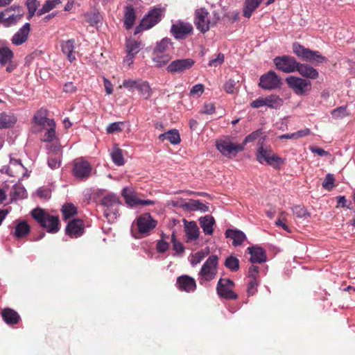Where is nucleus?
I'll list each match as a JSON object with an SVG mask.
<instances>
[{"mask_svg":"<svg viewBox=\"0 0 355 355\" xmlns=\"http://www.w3.org/2000/svg\"><path fill=\"white\" fill-rule=\"evenodd\" d=\"M32 216L49 233L56 234L59 231L60 224L58 216L51 215L44 209L37 207L32 211Z\"/></svg>","mask_w":355,"mask_h":355,"instance_id":"nucleus-1","label":"nucleus"},{"mask_svg":"<svg viewBox=\"0 0 355 355\" xmlns=\"http://www.w3.org/2000/svg\"><path fill=\"white\" fill-rule=\"evenodd\" d=\"M220 20V15L214 12L210 17L208 10L204 8H198L195 11L194 24L198 31L205 33L208 32L211 27L216 26Z\"/></svg>","mask_w":355,"mask_h":355,"instance_id":"nucleus-2","label":"nucleus"},{"mask_svg":"<svg viewBox=\"0 0 355 355\" xmlns=\"http://www.w3.org/2000/svg\"><path fill=\"white\" fill-rule=\"evenodd\" d=\"M293 53L300 58L311 64L318 65L327 62V58L319 51H311L297 42L293 43Z\"/></svg>","mask_w":355,"mask_h":355,"instance_id":"nucleus-3","label":"nucleus"},{"mask_svg":"<svg viewBox=\"0 0 355 355\" xmlns=\"http://www.w3.org/2000/svg\"><path fill=\"white\" fill-rule=\"evenodd\" d=\"M256 157L259 164H266L275 168L285 163V159L273 153L270 146L264 148L262 144L257 148Z\"/></svg>","mask_w":355,"mask_h":355,"instance_id":"nucleus-4","label":"nucleus"},{"mask_svg":"<svg viewBox=\"0 0 355 355\" xmlns=\"http://www.w3.org/2000/svg\"><path fill=\"white\" fill-rule=\"evenodd\" d=\"M218 259L217 255H210L205 261L198 272L200 284H202L215 278L217 274Z\"/></svg>","mask_w":355,"mask_h":355,"instance_id":"nucleus-5","label":"nucleus"},{"mask_svg":"<svg viewBox=\"0 0 355 355\" xmlns=\"http://www.w3.org/2000/svg\"><path fill=\"white\" fill-rule=\"evenodd\" d=\"M24 11L19 6H11L0 12V24L5 27L15 25L21 20Z\"/></svg>","mask_w":355,"mask_h":355,"instance_id":"nucleus-6","label":"nucleus"},{"mask_svg":"<svg viewBox=\"0 0 355 355\" xmlns=\"http://www.w3.org/2000/svg\"><path fill=\"white\" fill-rule=\"evenodd\" d=\"M119 204V197L113 193L107 194L102 198L101 205L104 207V216L108 220L117 217Z\"/></svg>","mask_w":355,"mask_h":355,"instance_id":"nucleus-7","label":"nucleus"},{"mask_svg":"<svg viewBox=\"0 0 355 355\" xmlns=\"http://www.w3.org/2000/svg\"><path fill=\"white\" fill-rule=\"evenodd\" d=\"M234 282L227 278H220L216 284V293L220 297L226 300H236L239 297L237 293L233 291Z\"/></svg>","mask_w":355,"mask_h":355,"instance_id":"nucleus-8","label":"nucleus"},{"mask_svg":"<svg viewBox=\"0 0 355 355\" xmlns=\"http://www.w3.org/2000/svg\"><path fill=\"white\" fill-rule=\"evenodd\" d=\"M282 85V78L274 71H269L259 78V86L264 90L280 89Z\"/></svg>","mask_w":355,"mask_h":355,"instance_id":"nucleus-9","label":"nucleus"},{"mask_svg":"<svg viewBox=\"0 0 355 355\" xmlns=\"http://www.w3.org/2000/svg\"><path fill=\"white\" fill-rule=\"evenodd\" d=\"M166 9L162 7H155L149 10L148 15L141 21L140 27L144 30H148L155 26L161 21Z\"/></svg>","mask_w":355,"mask_h":355,"instance_id":"nucleus-10","label":"nucleus"},{"mask_svg":"<svg viewBox=\"0 0 355 355\" xmlns=\"http://www.w3.org/2000/svg\"><path fill=\"white\" fill-rule=\"evenodd\" d=\"M286 83L289 88L293 90L298 96H304L306 92L311 91V83L310 80L295 76H289L286 78Z\"/></svg>","mask_w":355,"mask_h":355,"instance_id":"nucleus-11","label":"nucleus"},{"mask_svg":"<svg viewBox=\"0 0 355 355\" xmlns=\"http://www.w3.org/2000/svg\"><path fill=\"white\" fill-rule=\"evenodd\" d=\"M274 63L277 69L286 73L295 71L300 64L295 58L289 55L276 57L274 59Z\"/></svg>","mask_w":355,"mask_h":355,"instance_id":"nucleus-12","label":"nucleus"},{"mask_svg":"<svg viewBox=\"0 0 355 355\" xmlns=\"http://www.w3.org/2000/svg\"><path fill=\"white\" fill-rule=\"evenodd\" d=\"M156 225L157 221L152 218L149 213H144L137 218V230L142 235H148Z\"/></svg>","mask_w":355,"mask_h":355,"instance_id":"nucleus-13","label":"nucleus"},{"mask_svg":"<svg viewBox=\"0 0 355 355\" xmlns=\"http://www.w3.org/2000/svg\"><path fill=\"white\" fill-rule=\"evenodd\" d=\"M216 146L218 150L220 152L222 155L227 157L235 156L244 149V144H235L232 142L223 140L217 141Z\"/></svg>","mask_w":355,"mask_h":355,"instance_id":"nucleus-14","label":"nucleus"},{"mask_svg":"<svg viewBox=\"0 0 355 355\" xmlns=\"http://www.w3.org/2000/svg\"><path fill=\"white\" fill-rule=\"evenodd\" d=\"M194 64L195 60L191 58L177 59L168 64L166 71L171 74L181 73L191 68Z\"/></svg>","mask_w":355,"mask_h":355,"instance_id":"nucleus-15","label":"nucleus"},{"mask_svg":"<svg viewBox=\"0 0 355 355\" xmlns=\"http://www.w3.org/2000/svg\"><path fill=\"white\" fill-rule=\"evenodd\" d=\"M92 171V166L87 160L76 159L74 161L72 173L79 180H87Z\"/></svg>","mask_w":355,"mask_h":355,"instance_id":"nucleus-16","label":"nucleus"},{"mask_svg":"<svg viewBox=\"0 0 355 355\" xmlns=\"http://www.w3.org/2000/svg\"><path fill=\"white\" fill-rule=\"evenodd\" d=\"M193 32V26L189 22L178 21L173 24L171 28L172 35L178 40L185 39Z\"/></svg>","mask_w":355,"mask_h":355,"instance_id":"nucleus-17","label":"nucleus"},{"mask_svg":"<svg viewBox=\"0 0 355 355\" xmlns=\"http://www.w3.org/2000/svg\"><path fill=\"white\" fill-rule=\"evenodd\" d=\"M84 230L83 220L79 218H74L67 224L65 234L71 238H78L83 234Z\"/></svg>","mask_w":355,"mask_h":355,"instance_id":"nucleus-18","label":"nucleus"},{"mask_svg":"<svg viewBox=\"0 0 355 355\" xmlns=\"http://www.w3.org/2000/svg\"><path fill=\"white\" fill-rule=\"evenodd\" d=\"M141 48V42H137L131 38L125 41L126 56L124 58V62L130 65L132 63L133 58L139 53Z\"/></svg>","mask_w":355,"mask_h":355,"instance_id":"nucleus-19","label":"nucleus"},{"mask_svg":"<svg viewBox=\"0 0 355 355\" xmlns=\"http://www.w3.org/2000/svg\"><path fill=\"white\" fill-rule=\"evenodd\" d=\"M177 287L180 291L191 293L196 289L195 279L189 275H181L177 278Z\"/></svg>","mask_w":355,"mask_h":355,"instance_id":"nucleus-20","label":"nucleus"},{"mask_svg":"<svg viewBox=\"0 0 355 355\" xmlns=\"http://www.w3.org/2000/svg\"><path fill=\"white\" fill-rule=\"evenodd\" d=\"M61 51L65 55L70 62L76 60V41L74 39L62 40L60 42Z\"/></svg>","mask_w":355,"mask_h":355,"instance_id":"nucleus-21","label":"nucleus"},{"mask_svg":"<svg viewBox=\"0 0 355 355\" xmlns=\"http://www.w3.org/2000/svg\"><path fill=\"white\" fill-rule=\"evenodd\" d=\"M31 26L29 23H26L18 30L17 32L12 36L11 42L16 46H20L26 42L29 35Z\"/></svg>","mask_w":355,"mask_h":355,"instance_id":"nucleus-22","label":"nucleus"},{"mask_svg":"<svg viewBox=\"0 0 355 355\" xmlns=\"http://www.w3.org/2000/svg\"><path fill=\"white\" fill-rule=\"evenodd\" d=\"M33 120L40 128H46V126H52L55 124L53 119L47 117V111L44 109H40L37 111L34 115Z\"/></svg>","mask_w":355,"mask_h":355,"instance_id":"nucleus-23","label":"nucleus"},{"mask_svg":"<svg viewBox=\"0 0 355 355\" xmlns=\"http://www.w3.org/2000/svg\"><path fill=\"white\" fill-rule=\"evenodd\" d=\"M295 71L306 79L316 80L319 76L318 70L306 63H299Z\"/></svg>","mask_w":355,"mask_h":355,"instance_id":"nucleus-24","label":"nucleus"},{"mask_svg":"<svg viewBox=\"0 0 355 355\" xmlns=\"http://www.w3.org/2000/svg\"><path fill=\"white\" fill-rule=\"evenodd\" d=\"M248 250L251 255L250 261L252 263H262L267 261V255L262 248L252 246L248 248Z\"/></svg>","mask_w":355,"mask_h":355,"instance_id":"nucleus-25","label":"nucleus"},{"mask_svg":"<svg viewBox=\"0 0 355 355\" xmlns=\"http://www.w3.org/2000/svg\"><path fill=\"white\" fill-rule=\"evenodd\" d=\"M199 224L205 235L213 234V226L215 224V219L213 216L207 215L204 217L200 218Z\"/></svg>","mask_w":355,"mask_h":355,"instance_id":"nucleus-26","label":"nucleus"},{"mask_svg":"<svg viewBox=\"0 0 355 355\" xmlns=\"http://www.w3.org/2000/svg\"><path fill=\"white\" fill-rule=\"evenodd\" d=\"M136 13L135 10L132 5H128L125 7L124 12V27L126 30H130L135 23Z\"/></svg>","mask_w":355,"mask_h":355,"instance_id":"nucleus-27","label":"nucleus"},{"mask_svg":"<svg viewBox=\"0 0 355 355\" xmlns=\"http://www.w3.org/2000/svg\"><path fill=\"white\" fill-rule=\"evenodd\" d=\"M225 235L227 238L233 240L232 245L234 246L241 245L245 240V234L238 230L227 229Z\"/></svg>","mask_w":355,"mask_h":355,"instance_id":"nucleus-28","label":"nucleus"},{"mask_svg":"<svg viewBox=\"0 0 355 355\" xmlns=\"http://www.w3.org/2000/svg\"><path fill=\"white\" fill-rule=\"evenodd\" d=\"M3 320L8 325H15L20 320V315L12 309H3L2 311Z\"/></svg>","mask_w":355,"mask_h":355,"instance_id":"nucleus-29","label":"nucleus"},{"mask_svg":"<svg viewBox=\"0 0 355 355\" xmlns=\"http://www.w3.org/2000/svg\"><path fill=\"white\" fill-rule=\"evenodd\" d=\"M24 167L20 160L12 159L10 161L8 173L10 176L17 177L24 174Z\"/></svg>","mask_w":355,"mask_h":355,"instance_id":"nucleus-30","label":"nucleus"},{"mask_svg":"<svg viewBox=\"0 0 355 355\" xmlns=\"http://www.w3.org/2000/svg\"><path fill=\"white\" fill-rule=\"evenodd\" d=\"M263 0H245L243 8V16L250 18L254 10H257Z\"/></svg>","mask_w":355,"mask_h":355,"instance_id":"nucleus-31","label":"nucleus"},{"mask_svg":"<svg viewBox=\"0 0 355 355\" xmlns=\"http://www.w3.org/2000/svg\"><path fill=\"white\" fill-rule=\"evenodd\" d=\"M17 122L14 114L5 112H0V128H9Z\"/></svg>","mask_w":355,"mask_h":355,"instance_id":"nucleus-32","label":"nucleus"},{"mask_svg":"<svg viewBox=\"0 0 355 355\" xmlns=\"http://www.w3.org/2000/svg\"><path fill=\"white\" fill-rule=\"evenodd\" d=\"M182 207L189 211L199 210L203 212L209 211V207L198 200H191L188 202H185Z\"/></svg>","mask_w":355,"mask_h":355,"instance_id":"nucleus-33","label":"nucleus"},{"mask_svg":"<svg viewBox=\"0 0 355 355\" xmlns=\"http://www.w3.org/2000/svg\"><path fill=\"white\" fill-rule=\"evenodd\" d=\"M185 232L187 239L196 240L199 236V229L197 223L194 221L187 223L185 221Z\"/></svg>","mask_w":355,"mask_h":355,"instance_id":"nucleus-34","label":"nucleus"},{"mask_svg":"<svg viewBox=\"0 0 355 355\" xmlns=\"http://www.w3.org/2000/svg\"><path fill=\"white\" fill-rule=\"evenodd\" d=\"M122 196L125 199V203L130 207H136L138 205L139 199L130 189L125 187L122 191Z\"/></svg>","mask_w":355,"mask_h":355,"instance_id":"nucleus-35","label":"nucleus"},{"mask_svg":"<svg viewBox=\"0 0 355 355\" xmlns=\"http://www.w3.org/2000/svg\"><path fill=\"white\" fill-rule=\"evenodd\" d=\"M159 139L161 141H164L167 139L173 144H178L180 142V137L178 130L176 129H173L171 130L168 131L166 133H162L159 137Z\"/></svg>","mask_w":355,"mask_h":355,"instance_id":"nucleus-36","label":"nucleus"},{"mask_svg":"<svg viewBox=\"0 0 355 355\" xmlns=\"http://www.w3.org/2000/svg\"><path fill=\"white\" fill-rule=\"evenodd\" d=\"M11 200L23 199L26 198L27 193L24 186L21 184H16L12 186L10 193Z\"/></svg>","mask_w":355,"mask_h":355,"instance_id":"nucleus-37","label":"nucleus"},{"mask_svg":"<svg viewBox=\"0 0 355 355\" xmlns=\"http://www.w3.org/2000/svg\"><path fill=\"white\" fill-rule=\"evenodd\" d=\"M172 46L171 40L168 37H164L159 42L157 43L154 48L153 54H162L168 50Z\"/></svg>","mask_w":355,"mask_h":355,"instance_id":"nucleus-38","label":"nucleus"},{"mask_svg":"<svg viewBox=\"0 0 355 355\" xmlns=\"http://www.w3.org/2000/svg\"><path fill=\"white\" fill-rule=\"evenodd\" d=\"M30 227L25 221H21L16 225L15 236L17 239H21L28 234Z\"/></svg>","mask_w":355,"mask_h":355,"instance_id":"nucleus-39","label":"nucleus"},{"mask_svg":"<svg viewBox=\"0 0 355 355\" xmlns=\"http://www.w3.org/2000/svg\"><path fill=\"white\" fill-rule=\"evenodd\" d=\"M265 103H266V106H268L270 108L278 109L283 105V101L280 98V96L271 94L264 98Z\"/></svg>","mask_w":355,"mask_h":355,"instance_id":"nucleus-40","label":"nucleus"},{"mask_svg":"<svg viewBox=\"0 0 355 355\" xmlns=\"http://www.w3.org/2000/svg\"><path fill=\"white\" fill-rule=\"evenodd\" d=\"M13 53L9 47L0 48V65L3 66L12 62Z\"/></svg>","mask_w":355,"mask_h":355,"instance_id":"nucleus-41","label":"nucleus"},{"mask_svg":"<svg viewBox=\"0 0 355 355\" xmlns=\"http://www.w3.org/2000/svg\"><path fill=\"white\" fill-rule=\"evenodd\" d=\"M112 159L116 166H123L125 164L123 150L117 146H114L111 153Z\"/></svg>","mask_w":355,"mask_h":355,"instance_id":"nucleus-42","label":"nucleus"},{"mask_svg":"<svg viewBox=\"0 0 355 355\" xmlns=\"http://www.w3.org/2000/svg\"><path fill=\"white\" fill-rule=\"evenodd\" d=\"M153 62L157 68H161L168 63L171 57L168 54H153Z\"/></svg>","mask_w":355,"mask_h":355,"instance_id":"nucleus-43","label":"nucleus"},{"mask_svg":"<svg viewBox=\"0 0 355 355\" xmlns=\"http://www.w3.org/2000/svg\"><path fill=\"white\" fill-rule=\"evenodd\" d=\"M61 212H62L63 218L66 220L77 214V208L71 203H67L61 208Z\"/></svg>","mask_w":355,"mask_h":355,"instance_id":"nucleus-44","label":"nucleus"},{"mask_svg":"<svg viewBox=\"0 0 355 355\" xmlns=\"http://www.w3.org/2000/svg\"><path fill=\"white\" fill-rule=\"evenodd\" d=\"M142 80V79H125L123 82V85H120L119 88L125 87L130 92H134L137 90Z\"/></svg>","mask_w":355,"mask_h":355,"instance_id":"nucleus-45","label":"nucleus"},{"mask_svg":"<svg viewBox=\"0 0 355 355\" xmlns=\"http://www.w3.org/2000/svg\"><path fill=\"white\" fill-rule=\"evenodd\" d=\"M137 91L140 92V94L144 99H148L152 94V91L148 83L146 80H142L141 83L139 85Z\"/></svg>","mask_w":355,"mask_h":355,"instance_id":"nucleus-46","label":"nucleus"},{"mask_svg":"<svg viewBox=\"0 0 355 355\" xmlns=\"http://www.w3.org/2000/svg\"><path fill=\"white\" fill-rule=\"evenodd\" d=\"M60 3V0H46L45 4H44L42 8L38 10L37 15L41 16L42 15L52 10Z\"/></svg>","mask_w":355,"mask_h":355,"instance_id":"nucleus-47","label":"nucleus"},{"mask_svg":"<svg viewBox=\"0 0 355 355\" xmlns=\"http://www.w3.org/2000/svg\"><path fill=\"white\" fill-rule=\"evenodd\" d=\"M56 128V124H53L52 126H46L44 128L46 132L42 137V141L44 142H51L55 138H56V132H55Z\"/></svg>","mask_w":355,"mask_h":355,"instance_id":"nucleus-48","label":"nucleus"},{"mask_svg":"<svg viewBox=\"0 0 355 355\" xmlns=\"http://www.w3.org/2000/svg\"><path fill=\"white\" fill-rule=\"evenodd\" d=\"M225 266L231 271L236 272L239 269V261L237 258L231 255L226 259Z\"/></svg>","mask_w":355,"mask_h":355,"instance_id":"nucleus-49","label":"nucleus"},{"mask_svg":"<svg viewBox=\"0 0 355 355\" xmlns=\"http://www.w3.org/2000/svg\"><path fill=\"white\" fill-rule=\"evenodd\" d=\"M292 209L295 218H307L310 216V213L306 211L304 206L297 205L293 207Z\"/></svg>","mask_w":355,"mask_h":355,"instance_id":"nucleus-50","label":"nucleus"},{"mask_svg":"<svg viewBox=\"0 0 355 355\" xmlns=\"http://www.w3.org/2000/svg\"><path fill=\"white\" fill-rule=\"evenodd\" d=\"M26 6L28 10L27 18L30 19L35 15V11L40 6V2L37 0H27Z\"/></svg>","mask_w":355,"mask_h":355,"instance_id":"nucleus-51","label":"nucleus"},{"mask_svg":"<svg viewBox=\"0 0 355 355\" xmlns=\"http://www.w3.org/2000/svg\"><path fill=\"white\" fill-rule=\"evenodd\" d=\"M259 282L258 279H250L246 289V293L248 294V296H252L257 293Z\"/></svg>","mask_w":355,"mask_h":355,"instance_id":"nucleus-52","label":"nucleus"},{"mask_svg":"<svg viewBox=\"0 0 355 355\" xmlns=\"http://www.w3.org/2000/svg\"><path fill=\"white\" fill-rule=\"evenodd\" d=\"M124 124L123 122H113L108 125L106 128L107 134H114L121 132L123 130L121 125Z\"/></svg>","mask_w":355,"mask_h":355,"instance_id":"nucleus-53","label":"nucleus"},{"mask_svg":"<svg viewBox=\"0 0 355 355\" xmlns=\"http://www.w3.org/2000/svg\"><path fill=\"white\" fill-rule=\"evenodd\" d=\"M335 178L333 174H327L322 182V187L324 189L330 191L334 187Z\"/></svg>","mask_w":355,"mask_h":355,"instance_id":"nucleus-54","label":"nucleus"},{"mask_svg":"<svg viewBox=\"0 0 355 355\" xmlns=\"http://www.w3.org/2000/svg\"><path fill=\"white\" fill-rule=\"evenodd\" d=\"M208 254V252H205L203 250L198 251L196 254L191 255V264L192 266H196L199 263L206 255Z\"/></svg>","mask_w":355,"mask_h":355,"instance_id":"nucleus-55","label":"nucleus"},{"mask_svg":"<svg viewBox=\"0 0 355 355\" xmlns=\"http://www.w3.org/2000/svg\"><path fill=\"white\" fill-rule=\"evenodd\" d=\"M263 135V130L262 129H258L256 131H254L251 134H250L248 136H247L244 141L241 143V144L246 145L248 143L252 142L253 141L256 140L257 138H259L260 136Z\"/></svg>","mask_w":355,"mask_h":355,"instance_id":"nucleus-56","label":"nucleus"},{"mask_svg":"<svg viewBox=\"0 0 355 355\" xmlns=\"http://www.w3.org/2000/svg\"><path fill=\"white\" fill-rule=\"evenodd\" d=\"M171 242L173 243V250L176 252L182 253L184 251V245H182L177 240L174 232H173L171 235Z\"/></svg>","mask_w":355,"mask_h":355,"instance_id":"nucleus-57","label":"nucleus"},{"mask_svg":"<svg viewBox=\"0 0 355 355\" xmlns=\"http://www.w3.org/2000/svg\"><path fill=\"white\" fill-rule=\"evenodd\" d=\"M47 164L51 169H55L58 168L60 165V157L58 155H52L51 157H49Z\"/></svg>","mask_w":355,"mask_h":355,"instance_id":"nucleus-58","label":"nucleus"},{"mask_svg":"<svg viewBox=\"0 0 355 355\" xmlns=\"http://www.w3.org/2000/svg\"><path fill=\"white\" fill-rule=\"evenodd\" d=\"M236 84V81L234 79H230L223 85V89H225L227 94H233Z\"/></svg>","mask_w":355,"mask_h":355,"instance_id":"nucleus-59","label":"nucleus"},{"mask_svg":"<svg viewBox=\"0 0 355 355\" xmlns=\"http://www.w3.org/2000/svg\"><path fill=\"white\" fill-rule=\"evenodd\" d=\"M169 248L168 243L164 239H160L156 245V250L160 253L165 252Z\"/></svg>","mask_w":355,"mask_h":355,"instance_id":"nucleus-60","label":"nucleus"},{"mask_svg":"<svg viewBox=\"0 0 355 355\" xmlns=\"http://www.w3.org/2000/svg\"><path fill=\"white\" fill-rule=\"evenodd\" d=\"M331 114L335 118H343L346 116L347 115V110L345 107H338L336 108L333 112H331Z\"/></svg>","mask_w":355,"mask_h":355,"instance_id":"nucleus-61","label":"nucleus"},{"mask_svg":"<svg viewBox=\"0 0 355 355\" xmlns=\"http://www.w3.org/2000/svg\"><path fill=\"white\" fill-rule=\"evenodd\" d=\"M224 61V55L222 53L217 55L216 58L211 59L209 62L210 67H217L223 64Z\"/></svg>","mask_w":355,"mask_h":355,"instance_id":"nucleus-62","label":"nucleus"},{"mask_svg":"<svg viewBox=\"0 0 355 355\" xmlns=\"http://www.w3.org/2000/svg\"><path fill=\"white\" fill-rule=\"evenodd\" d=\"M101 21V16L99 14L94 13L92 15H88L87 21L90 26H95L99 23Z\"/></svg>","mask_w":355,"mask_h":355,"instance_id":"nucleus-63","label":"nucleus"},{"mask_svg":"<svg viewBox=\"0 0 355 355\" xmlns=\"http://www.w3.org/2000/svg\"><path fill=\"white\" fill-rule=\"evenodd\" d=\"M259 275V267L251 266L248 270V277L250 279H257Z\"/></svg>","mask_w":355,"mask_h":355,"instance_id":"nucleus-64","label":"nucleus"}]
</instances>
